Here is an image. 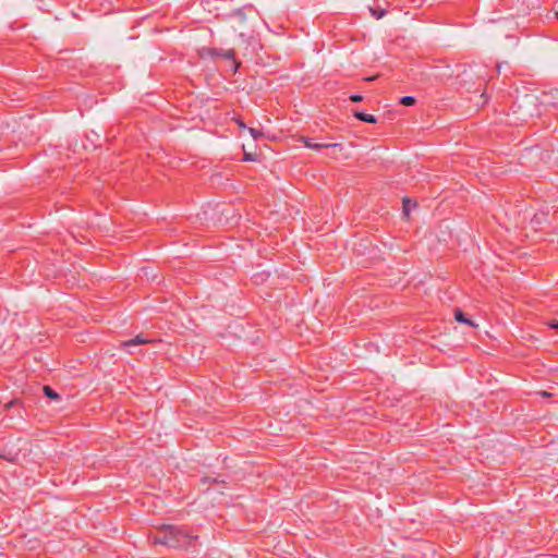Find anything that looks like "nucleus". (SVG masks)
<instances>
[{
    "label": "nucleus",
    "instance_id": "f257e3e1",
    "mask_svg": "<svg viewBox=\"0 0 558 558\" xmlns=\"http://www.w3.org/2000/svg\"><path fill=\"white\" fill-rule=\"evenodd\" d=\"M190 539L192 537L183 531L174 526H167L163 534L156 538V542L174 548H186Z\"/></svg>",
    "mask_w": 558,
    "mask_h": 558
},
{
    "label": "nucleus",
    "instance_id": "f03ea898",
    "mask_svg": "<svg viewBox=\"0 0 558 558\" xmlns=\"http://www.w3.org/2000/svg\"><path fill=\"white\" fill-rule=\"evenodd\" d=\"M199 56L202 59H206V58L215 59V58L220 57V58H223L227 60H231L233 63L234 72L239 68V63L235 62V60H234V50L233 49L223 50V49H218V48H205L204 47L199 50Z\"/></svg>",
    "mask_w": 558,
    "mask_h": 558
},
{
    "label": "nucleus",
    "instance_id": "7ed1b4c3",
    "mask_svg": "<svg viewBox=\"0 0 558 558\" xmlns=\"http://www.w3.org/2000/svg\"><path fill=\"white\" fill-rule=\"evenodd\" d=\"M462 75L464 81H472L476 77L480 87L487 82V72L484 66H470L468 70L463 71Z\"/></svg>",
    "mask_w": 558,
    "mask_h": 558
},
{
    "label": "nucleus",
    "instance_id": "20e7f679",
    "mask_svg": "<svg viewBox=\"0 0 558 558\" xmlns=\"http://www.w3.org/2000/svg\"><path fill=\"white\" fill-rule=\"evenodd\" d=\"M353 114L357 119L368 122V123L384 122V121L390 119V111H388V112H379L378 111V113L376 116L364 113V112H359V111H355Z\"/></svg>",
    "mask_w": 558,
    "mask_h": 558
},
{
    "label": "nucleus",
    "instance_id": "39448f33",
    "mask_svg": "<svg viewBox=\"0 0 558 558\" xmlns=\"http://www.w3.org/2000/svg\"><path fill=\"white\" fill-rule=\"evenodd\" d=\"M454 319L459 323L466 324L471 327H477V325L473 320L466 318L462 311L459 308L454 310Z\"/></svg>",
    "mask_w": 558,
    "mask_h": 558
},
{
    "label": "nucleus",
    "instance_id": "423d86ee",
    "mask_svg": "<svg viewBox=\"0 0 558 558\" xmlns=\"http://www.w3.org/2000/svg\"><path fill=\"white\" fill-rule=\"evenodd\" d=\"M302 142L304 143V145L307 148H312V149L329 148V147H337L338 146V144H316V143H312L307 138H302Z\"/></svg>",
    "mask_w": 558,
    "mask_h": 558
},
{
    "label": "nucleus",
    "instance_id": "0eeeda50",
    "mask_svg": "<svg viewBox=\"0 0 558 558\" xmlns=\"http://www.w3.org/2000/svg\"><path fill=\"white\" fill-rule=\"evenodd\" d=\"M149 342H150V340L143 338L142 336H136L134 339L123 342L122 345L130 347V345L145 344V343H149Z\"/></svg>",
    "mask_w": 558,
    "mask_h": 558
},
{
    "label": "nucleus",
    "instance_id": "6e6552de",
    "mask_svg": "<svg viewBox=\"0 0 558 558\" xmlns=\"http://www.w3.org/2000/svg\"><path fill=\"white\" fill-rule=\"evenodd\" d=\"M344 97L342 98V101H352V102H361L363 100V96L360 95V94H350L348 95L347 93L343 94Z\"/></svg>",
    "mask_w": 558,
    "mask_h": 558
},
{
    "label": "nucleus",
    "instance_id": "1a4fd4ad",
    "mask_svg": "<svg viewBox=\"0 0 558 558\" xmlns=\"http://www.w3.org/2000/svg\"><path fill=\"white\" fill-rule=\"evenodd\" d=\"M244 148V159L247 161L256 160V154L252 151V149L247 146H243Z\"/></svg>",
    "mask_w": 558,
    "mask_h": 558
},
{
    "label": "nucleus",
    "instance_id": "9d476101",
    "mask_svg": "<svg viewBox=\"0 0 558 558\" xmlns=\"http://www.w3.org/2000/svg\"><path fill=\"white\" fill-rule=\"evenodd\" d=\"M415 206H416L415 203H412L410 199H404L403 201V214L405 216H409L411 209L414 208Z\"/></svg>",
    "mask_w": 558,
    "mask_h": 558
},
{
    "label": "nucleus",
    "instance_id": "9b49d317",
    "mask_svg": "<svg viewBox=\"0 0 558 558\" xmlns=\"http://www.w3.org/2000/svg\"><path fill=\"white\" fill-rule=\"evenodd\" d=\"M43 389H44L45 395L48 398L53 399V400L60 399L59 395L56 391H53L49 386H45Z\"/></svg>",
    "mask_w": 558,
    "mask_h": 558
},
{
    "label": "nucleus",
    "instance_id": "f8f14e48",
    "mask_svg": "<svg viewBox=\"0 0 558 558\" xmlns=\"http://www.w3.org/2000/svg\"><path fill=\"white\" fill-rule=\"evenodd\" d=\"M369 11H371L372 15L377 20L381 19L386 14V10H384V9L369 8Z\"/></svg>",
    "mask_w": 558,
    "mask_h": 558
},
{
    "label": "nucleus",
    "instance_id": "ddd939ff",
    "mask_svg": "<svg viewBox=\"0 0 558 558\" xmlns=\"http://www.w3.org/2000/svg\"><path fill=\"white\" fill-rule=\"evenodd\" d=\"M415 98L413 96H403L399 100V105H414Z\"/></svg>",
    "mask_w": 558,
    "mask_h": 558
},
{
    "label": "nucleus",
    "instance_id": "4468645a",
    "mask_svg": "<svg viewBox=\"0 0 558 558\" xmlns=\"http://www.w3.org/2000/svg\"><path fill=\"white\" fill-rule=\"evenodd\" d=\"M250 133L252 134V136H253L254 138H256L257 136H259V135H260V133H259L258 131L254 130V129H250Z\"/></svg>",
    "mask_w": 558,
    "mask_h": 558
},
{
    "label": "nucleus",
    "instance_id": "2eb2a0df",
    "mask_svg": "<svg viewBox=\"0 0 558 558\" xmlns=\"http://www.w3.org/2000/svg\"><path fill=\"white\" fill-rule=\"evenodd\" d=\"M548 326H549L550 328H558V320H557V322H556V320H554V322L549 323V324H548Z\"/></svg>",
    "mask_w": 558,
    "mask_h": 558
},
{
    "label": "nucleus",
    "instance_id": "dca6fc26",
    "mask_svg": "<svg viewBox=\"0 0 558 558\" xmlns=\"http://www.w3.org/2000/svg\"><path fill=\"white\" fill-rule=\"evenodd\" d=\"M542 395L546 397L549 396L546 391H543Z\"/></svg>",
    "mask_w": 558,
    "mask_h": 558
},
{
    "label": "nucleus",
    "instance_id": "f3484780",
    "mask_svg": "<svg viewBox=\"0 0 558 558\" xmlns=\"http://www.w3.org/2000/svg\"><path fill=\"white\" fill-rule=\"evenodd\" d=\"M555 16L558 19V13L557 12L555 13Z\"/></svg>",
    "mask_w": 558,
    "mask_h": 558
}]
</instances>
